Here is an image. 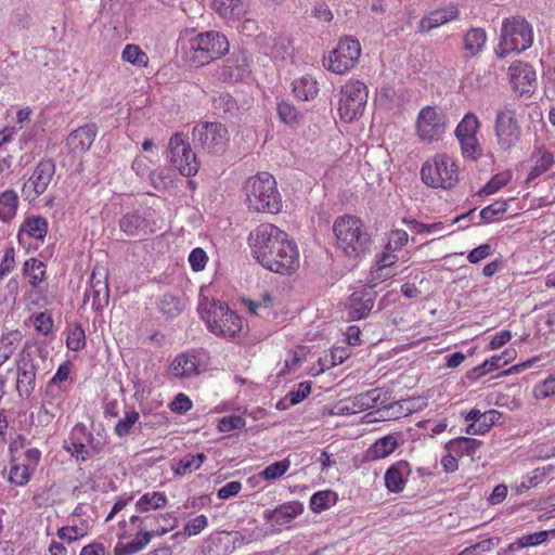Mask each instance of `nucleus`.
<instances>
[{
    "label": "nucleus",
    "instance_id": "obj_62",
    "mask_svg": "<svg viewBox=\"0 0 555 555\" xmlns=\"http://www.w3.org/2000/svg\"><path fill=\"white\" fill-rule=\"evenodd\" d=\"M331 491H318L310 498L309 506L314 513H321L330 507Z\"/></svg>",
    "mask_w": 555,
    "mask_h": 555
},
{
    "label": "nucleus",
    "instance_id": "obj_48",
    "mask_svg": "<svg viewBox=\"0 0 555 555\" xmlns=\"http://www.w3.org/2000/svg\"><path fill=\"white\" fill-rule=\"evenodd\" d=\"M291 464V460L285 457L282 461L268 465L258 474V477L266 481H275L287 473Z\"/></svg>",
    "mask_w": 555,
    "mask_h": 555
},
{
    "label": "nucleus",
    "instance_id": "obj_38",
    "mask_svg": "<svg viewBox=\"0 0 555 555\" xmlns=\"http://www.w3.org/2000/svg\"><path fill=\"white\" fill-rule=\"evenodd\" d=\"M18 195L14 190H5L0 193V221L10 222L17 214Z\"/></svg>",
    "mask_w": 555,
    "mask_h": 555
},
{
    "label": "nucleus",
    "instance_id": "obj_33",
    "mask_svg": "<svg viewBox=\"0 0 555 555\" xmlns=\"http://www.w3.org/2000/svg\"><path fill=\"white\" fill-rule=\"evenodd\" d=\"M68 389L49 382L46 387L42 409L48 414H54V411L60 410L65 401Z\"/></svg>",
    "mask_w": 555,
    "mask_h": 555
},
{
    "label": "nucleus",
    "instance_id": "obj_60",
    "mask_svg": "<svg viewBox=\"0 0 555 555\" xmlns=\"http://www.w3.org/2000/svg\"><path fill=\"white\" fill-rule=\"evenodd\" d=\"M547 539V531H538L534 533L525 534L517 539L514 548H525L529 546H537L542 544Z\"/></svg>",
    "mask_w": 555,
    "mask_h": 555
},
{
    "label": "nucleus",
    "instance_id": "obj_26",
    "mask_svg": "<svg viewBox=\"0 0 555 555\" xmlns=\"http://www.w3.org/2000/svg\"><path fill=\"white\" fill-rule=\"evenodd\" d=\"M411 465L406 461H398L385 473V486L392 493L403 491L411 475Z\"/></svg>",
    "mask_w": 555,
    "mask_h": 555
},
{
    "label": "nucleus",
    "instance_id": "obj_44",
    "mask_svg": "<svg viewBox=\"0 0 555 555\" xmlns=\"http://www.w3.org/2000/svg\"><path fill=\"white\" fill-rule=\"evenodd\" d=\"M22 340V334L18 331H11L0 337V360L5 362L15 352Z\"/></svg>",
    "mask_w": 555,
    "mask_h": 555
},
{
    "label": "nucleus",
    "instance_id": "obj_34",
    "mask_svg": "<svg viewBox=\"0 0 555 555\" xmlns=\"http://www.w3.org/2000/svg\"><path fill=\"white\" fill-rule=\"evenodd\" d=\"M80 433H82V424L79 423L73 427L68 440L64 442V449L77 461L86 462L90 457Z\"/></svg>",
    "mask_w": 555,
    "mask_h": 555
},
{
    "label": "nucleus",
    "instance_id": "obj_64",
    "mask_svg": "<svg viewBox=\"0 0 555 555\" xmlns=\"http://www.w3.org/2000/svg\"><path fill=\"white\" fill-rule=\"evenodd\" d=\"M393 271L387 268H382V266L374 262L371 268L369 282L371 283V287H375L377 283L389 280L393 276Z\"/></svg>",
    "mask_w": 555,
    "mask_h": 555
},
{
    "label": "nucleus",
    "instance_id": "obj_46",
    "mask_svg": "<svg viewBox=\"0 0 555 555\" xmlns=\"http://www.w3.org/2000/svg\"><path fill=\"white\" fill-rule=\"evenodd\" d=\"M121 60L138 67H145L149 64L147 54L137 44H126L121 52Z\"/></svg>",
    "mask_w": 555,
    "mask_h": 555
},
{
    "label": "nucleus",
    "instance_id": "obj_31",
    "mask_svg": "<svg viewBox=\"0 0 555 555\" xmlns=\"http://www.w3.org/2000/svg\"><path fill=\"white\" fill-rule=\"evenodd\" d=\"M481 446L482 441L478 439L469 437H457L448 441L446 443V449L459 457H474Z\"/></svg>",
    "mask_w": 555,
    "mask_h": 555
},
{
    "label": "nucleus",
    "instance_id": "obj_52",
    "mask_svg": "<svg viewBox=\"0 0 555 555\" xmlns=\"http://www.w3.org/2000/svg\"><path fill=\"white\" fill-rule=\"evenodd\" d=\"M278 115L284 124L291 127L297 126L301 119V114L297 108L286 101H282L278 104Z\"/></svg>",
    "mask_w": 555,
    "mask_h": 555
},
{
    "label": "nucleus",
    "instance_id": "obj_36",
    "mask_svg": "<svg viewBox=\"0 0 555 555\" xmlns=\"http://www.w3.org/2000/svg\"><path fill=\"white\" fill-rule=\"evenodd\" d=\"M292 87L295 98L300 101H311L319 93L318 81L310 75L295 79Z\"/></svg>",
    "mask_w": 555,
    "mask_h": 555
},
{
    "label": "nucleus",
    "instance_id": "obj_41",
    "mask_svg": "<svg viewBox=\"0 0 555 555\" xmlns=\"http://www.w3.org/2000/svg\"><path fill=\"white\" fill-rule=\"evenodd\" d=\"M167 496L164 492L154 491L144 493L135 503V509L139 513H145L153 509L163 508L167 504Z\"/></svg>",
    "mask_w": 555,
    "mask_h": 555
},
{
    "label": "nucleus",
    "instance_id": "obj_51",
    "mask_svg": "<svg viewBox=\"0 0 555 555\" xmlns=\"http://www.w3.org/2000/svg\"><path fill=\"white\" fill-rule=\"evenodd\" d=\"M554 468L555 467L553 465L534 468L522 478L521 487L526 490L537 487L550 476Z\"/></svg>",
    "mask_w": 555,
    "mask_h": 555
},
{
    "label": "nucleus",
    "instance_id": "obj_35",
    "mask_svg": "<svg viewBox=\"0 0 555 555\" xmlns=\"http://www.w3.org/2000/svg\"><path fill=\"white\" fill-rule=\"evenodd\" d=\"M459 10L455 7L434 11L421 21L420 28L422 31H428L455 20Z\"/></svg>",
    "mask_w": 555,
    "mask_h": 555
},
{
    "label": "nucleus",
    "instance_id": "obj_27",
    "mask_svg": "<svg viewBox=\"0 0 555 555\" xmlns=\"http://www.w3.org/2000/svg\"><path fill=\"white\" fill-rule=\"evenodd\" d=\"M380 397L378 389H371L356 395L354 397L348 399L346 401L345 406L343 408V412L354 414L359 412H363L376 406V403Z\"/></svg>",
    "mask_w": 555,
    "mask_h": 555
},
{
    "label": "nucleus",
    "instance_id": "obj_57",
    "mask_svg": "<svg viewBox=\"0 0 555 555\" xmlns=\"http://www.w3.org/2000/svg\"><path fill=\"white\" fill-rule=\"evenodd\" d=\"M512 176L509 172H501L495 175L480 191L479 194L483 196H489L502 188H504L511 180Z\"/></svg>",
    "mask_w": 555,
    "mask_h": 555
},
{
    "label": "nucleus",
    "instance_id": "obj_9",
    "mask_svg": "<svg viewBox=\"0 0 555 555\" xmlns=\"http://www.w3.org/2000/svg\"><path fill=\"white\" fill-rule=\"evenodd\" d=\"M369 90L364 82L349 79L341 86L338 101V113L346 122L359 118L365 108Z\"/></svg>",
    "mask_w": 555,
    "mask_h": 555
},
{
    "label": "nucleus",
    "instance_id": "obj_6",
    "mask_svg": "<svg viewBox=\"0 0 555 555\" xmlns=\"http://www.w3.org/2000/svg\"><path fill=\"white\" fill-rule=\"evenodd\" d=\"M420 173L422 182L433 189L450 190L459 182V165L446 153L428 158Z\"/></svg>",
    "mask_w": 555,
    "mask_h": 555
},
{
    "label": "nucleus",
    "instance_id": "obj_29",
    "mask_svg": "<svg viewBox=\"0 0 555 555\" xmlns=\"http://www.w3.org/2000/svg\"><path fill=\"white\" fill-rule=\"evenodd\" d=\"M95 137V126L93 124L86 125L73 131L67 138V143L73 151L85 152L90 149Z\"/></svg>",
    "mask_w": 555,
    "mask_h": 555
},
{
    "label": "nucleus",
    "instance_id": "obj_42",
    "mask_svg": "<svg viewBox=\"0 0 555 555\" xmlns=\"http://www.w3.org/2000/svg\"><path fill=\"white\" fill-rule=\"evenodd\" d=\"M23 274L33 287H37L46 279V264L37 258L27 259L23 264Z\"/></svg>",
    "mask_w": 555,
    "mask_h": 555
},
{
    "label": "nucleus",
    "instance_id": "obj_11",
    "mask_svg": "<svg viewBox=\"0 0 555 555\" xmlns=\"http://www.w3.org/2000/svg\"><path fill=\"white\" fill-rule=\"evenodd\" d=\"M448 128L447 116L435 106L423 107L415 121V131L422 143L429 144L442 139Z\"/></svg>",
    "mask_w": 555,
    "mask_h": 555
},
{
    "label": "nucleus",
    "instance_id": "obj_7",
    "mask_svg": "<svg viewBox=\"0 0 555 555\" xmlns=\"http://www.w3.org/2000/svg\"><path fill=\"white\" fill-rule=\"evenodd\" d=\"M533 33L530 24L521 17L505 18L502 22L501 41L495 51L499 57L511 52L520 53L531 47Z\"/></svg>",
    "mask_w": 555,
    "mask_h": 555
},
{
    "label": "nucleus",
    "instance_id": "obj_16",
    "mask_svg": "<svg viewBox=\"0 0 555 555\" xmlns=\"http://www.w3.org/2000/svg\"><path fill=\"white\" fill-rule=\"evenodd\" d=\"M253 541V534L249 530L243 531H221L211 534L207 551L209 555H230L236 548L242 547Z\"/></svg>",
    "mask_w": 555,
    "mask_h": 555
},
{
    "label": "nucleus",
    "instance_id": "obj_25",
    "mask_svg": "<svg viewBox=\"0 0 555 555\" xmlns=\"http://www.w3.org/2000/svg\"><path fill=\"white\" fill-rule=\"evenodd\" d=\"M166 534V529L140 530L134 538L127 543L118 542L114 547L115 555H132L142 551L154 537Z\"/></svg>",
    "mask_w": 555,
    "mask_h": 555
},
{
    "label": "nucleus",
    "instance_id": "obj_30",
    "mask_svg": "<svg viewBox=\"0 0 555 555\" xmlns=\"http://www.w3.org/2000/svg\"><path fill=\"white\" fill-rule=\"evenodd\" d=\"M170 371L178 378L196 375L198 372V359L189 353L179 354L171 362Z\"/></svg>",
    "mask_w": 555,
    "mask_h": 555
},
{
    "label": "nucleus",
    "instance_id": "obj_13",
    "mask_svg": "<svg viewBox=\"0 0 555 555\" xmlns=\"http://www.w3.org/2000/svg\"><path fill=\"white\" fill-rule=\"evenodd\" d=\"M361 46L357 39H340L337 47L324 60V66L337 75L350 70L359 61Z\"/></svg>",
    "mask_w": 555,
    "mask_h": 555
},
{
    "label": "nucleus",
    "instance_id": "obj_43",
    "mask_svg": "<svg viewBox=\"0 0 555 555\" xmlns=\"http://www.w3.org/2000/svg\"><path fill=\"white\" fill-rule=\"evenodd\" d=\"M293 54L291 40L282 35H276L270 39L269 55L275 60H287Z\"/></svg>",
    "mask_w": 555,
    "mask_h": 555
},
{
    "label": "nucleus",
    "instance_id": "obj_12",
    "mask_svg": "<svg viewBox=\"0 0 555 555\" xmlns=\"http://www.w3.org/2000/svg\"><path fill=\"white\" fill-rule=\"evenodd\" d=\"M168 158L171 165L184 177L194 176L199 169L196 155L182 133H176L170 138Z\"/></svg>",
    "mask_w": 555,
    "mask_h": 555
},
{
    "label": "nucleus",
    "instance_id": "obj_5",
    "mask_svg": "<svg viewBox=\"0 0 555 555\" xmlns=\"http://www.w3.org/2000/svg\"><path fill=\"white\" fill-rule=\"evenodd\" d=\"M230 49L227 36L218 30L195 34L188 40L186 59L195 67H202L224 56Z\"/></svg>",
    "mask_w": 555,
    "mask_h": 555
},
{
    "label": "nucleus",
    "instance_id": "obj_4",
    "mask_svg": "<svg viewBox=\"0 0 555 555\" xmlns=\"http://www.w3.org/2000/svg\"><path fill=\"white\" fill-rule=\"evenodd\" d=\"M244 191L248 207L255 211L276 214L282 208L276 181L269 172L249 177L245 181Z\"/></svg>",
    "mask_w": 555,
    "mask_h": 555
},
{
    "label": "nucleus",
    "instance_id": "obj_20",
    "mask_svg": "<svg viewBox=\"0 0 555 555\" xmlns=\"http://www.w3.org/2000/svg\"><path fill=\"white\" fill-rule=\"evenodd\" d=\"M251 73L250 62L244 51L233 52L228 57L219 73V78L223 81H242L249 77Z\"/></svg>",
    "mask_w": 555,
    "mask_h": 555
},
{
    "label": "nucleus",
    "instance_id": "obj_40",
    "mask_svg": "<svg viewBox=\"0 0 555 555\" xmlns=\"http://www.w3.org/2000/svg\"><path fill=\"white\" fill-rule=\"evenodd\" d=\"M311 392V385L309 382H301L295 385L286 396L278 403L280 410H285L292 405L298 404L304 401Z\"/></svg>",
    "mask_w": 555,
    "mask_h": 555
},
{
    "label": "nucleus",
    "instance_id": "obj_63",
    "mask_svg": "<svg viewBox=\"0 0 555 555\" xmlns=\"http://www.w3.org/2000/svg\"><path fill=\"white\" fill-rule=\"evenodd\" d=\"M246 426L245 420L240 415H229L219 420L217 428L220 433H229L242 429Z\"/></svg>",
    "mask_w": 555,
    "mask_h": 555
},
{
    "label": "nucleus",
    "instance_id": "obj_58",
    "mask_svg": "<svg viewBox=\"0 0 555 555\" xmlns=\"http://www.w3.org/2000/svg\"><path fill=\"white\" fill-rule=\"evenodd\" d=\"M83 442L87 444L89 457L100 454L105 446L101 438H96L92 433L88 431L86 425L82 424V433H80Z\"/></svg>",
    "mask_w": 555,
    "mask_h": 555
},
{
    "label": "nucleus",
    "instance_id": "obj_10",
    "mask_svg": "<svg viewBox=\"0 0 555 555\" xmlns=\"http://www.w3.org/2000/svg\"><path fill=\"white\" fill-rule=\"evenodd\" d=\"M193 141L205 152L219 155L227 150L230 134L223 124L204 121L194 127Z\"/></svg>",
    "mask_w": 555,
    "mask_h": 555
},
{
    "label": "nucleus",
    "instance_id": "obj_3",
    "mask_svg": "<svg viewBox=\"0 0 555 555\" xmlns=\"http://www.w3.org/2000/svg\"><path fill=\"white\" fill-rule=\"evenodd\" d=\"M197 309L209 332L216 336L235 338L243 328L241 317L220 300L203 297Z\"/></svg>",
    "mask_w": 555,
    "mask_h": 555
},
{
    "label": "nucleus",
    "instance_id": "obj_17",
    "mask_svg": "<svg viewBox=\"0 0 555 555\" xmlns=\"http://www.w3.org/2000/svg\"><path fill=\"white\" fill-rule=\"evenodd\" d=\"M304 504L298 501H289L273 509L263 512V519L270 524L274 531L291 528V524L304 513Z\"/></svg>",
    "mask_w": 555,
    "mask_h": 555
},
{
    "label": "nucleus",
    "instance_id": "obj_14",
    "mask_svg": "<svg viewBox=\"0 0 555 555\" xmlns=\"http://www.w3.org/2000/svg\"><path fill=\"white\" fill-rule=\"evenodd\" d=\"M40 459L41 451L37 448H28L23 454L12 455L8 480L18 487L27 485L37 469Z\"/></svg>",
    "mask_w": 555,
    "mask_h": 555
},
{
    "label": "nucleus",
    "instance_id": "obj_59",
    "mask_svg": "<svg viewBox=\"0 0 555 555\" xmlns=\"http://www.w3.org/2000/svg\"><path fill=\"white\" fill-rule=\"evenodd\" d=\"M88 529L82 524L80 526H65L57 530V537L67 542L79 540L87 535Z\"/></svg>",
    "mask_w": 555,
    "mask_h": 555
},
{
    "label": "nucleus",
    "instance_id": "obj_23",
    "mask_svg": "<svg viewBox=\"0 0 555 555\" xmlns=\"http://www.w3.org/2000/svg\"><path fill=\"white\" fill-rule=\"evenodd\" d=\"M215 12L228 23L241 21L249 12V0H211Z\"/></svg>",
    "mask_w": 555,
    "mask_h": 555
},
{
    "label": "nucleus",
    "instance_id": "obj_39",
    "mask_svg": "<svg viewBox=\"0 0 555 555\" xmlns=\"http://www.w3.org/2000/svg\"><path fill=\"white\" fill-rule=\"evenodd\" d=\"M86 297H92V306L101 308L108 304V286L106 282L96 280L93 271L90 278V289L86 291Z\"/></svg>",
    "mask_w": 555,
    "mask_h": 555
},
{
    "label": "nucleus",
    "instance_id": "obj_19",
    "mask_svg": "<svg viewBox=\"0 0 555 555\" xmlns=\"http://www.w3.org/2000/svg\"><path fill=\"white\" fill-rule=\"evenodd\" d=\"M509 80L513 89L521 95L531 94L537 88V74L528 63L517 61L508 68Z\"/></svg>",
    "mask_w": 555,
    "mask_h": 555
},
{
    "label": "nucleus",
    "instance_id": "obj_2",
    "mask_svg": "<svg viewBox=\"0 0 555 555\" xmlns=\"http://www.w3.org/2000/svg\"><path fill=\"white\" fill-rule=\"evenodd\" d=\"M337 248L350 259H359L371 250L372 237L363 221L351 215L338 217L333 224Z\"/></svg>",
    "mask_w": 555,
    "mask_h": 555
},
{
    "label": "nucleus",
    "instance_id": "obj_21",
    "mask_svg": "<svg viewBox=\"0 0 555 555\" xmlns=\"http://www.w3.org/2000/svg\"><path fill=\"white\" fill-rule=\"evenodd\" d=\"M376 293L372 287L353 292L347 302L346 311L350 320H362L374 307Z\"/></svg>",
    "mask_w": 555,
    "mask_h": 555
},
{
    "label": "nucleus",
    "instance_id": "obj_54",
    "mask_svg": "<svg viewBox=\"0 0 555 555\" xmlns=\"http://www.w3.org/2000/svg\"><path fill=\"white\" fill-rule=\"evenodd\" d=\"M158 307L159 310L169 318L179 315L183 309L181 300L171 294L163 295Z\"/></svg>",
    "mask_w": 555,
    "mask_h": 555
},
{
    "label": "nucleus",
    "instance_id": "obj_15",
    "mask_svg": "<svg viewBox=\"0 0 555 555\" xmlns=\"http://www.w3.org/2000/svg\"><path fill=\"white\" fill-rule=\"evenodd\" d=\"M54 173L55 165L52 160H40L35 167L29 179L23 184L22 193L24 198L28 202L36 201L47 191Z\"/></svg>",
    "mask_w": 555,
    "mask_h": 555
},
{
    "label": "nucleus",
    "instance_id": "obj_53",
    "mask_svg": "<svg viewBox=\"0 0 555 555\" xmlns=\"http://www.w3.org/2000/svg\"><path fill=\"white\" fill-rule=\"evenodd\" d=\"M66 346L73 351H78L85 348L86 335L83 328L80 325L74 324L67 328Z\"/></svg>",
    "mask_w": 555,
    "mask_h": 555
},
{
    "label": "nucleus",
    "instance_id": "obj_22",
    "mask_svg": "<svg viewBox=\"0 0 555 555\" xmlns=\"http://www.w3.org/2000/svg\"><path fill=\"white\" fill-rule=\"evenodd\" d=\"M151 212H129L119 220V229L128 236H144L156 231V223L150 220Z\"/></svg>",
    "mask_w": 555,
    "mask_h": 555
},
{
    "label": "nucleus",
    "instance_id": "obj_37",
    "mask_svg": "<svg viewBox=\"0 0 555 555\" xmlns=\"http://www.w3.org/2000/svg\"><path fill=\"white\" fill-rule=\"evenodd\" d=\"M487 41L486 31L482 28L469 29L463 39V48L467 56L473 57L479 54Z\"/></svg>",
    "mask_w": 555,
    "mask_h": 555
},
{
    "label": "nucleus",
    "instance_id": "obj_24",
    "mask_svg": "<svg viewBox=\"0 0 555 555\" xmlns=\"http://www.w3.org/2000/svg\"><path fill=\"white\" fill-rule=\"evenodd\" d=\"M48 233V220L42 216H28L20 225L17 241L25 245L29 238L43 242Z\"/></svg>",
    "mask_w": 555,
    "mask_h": 555
},
{
    "label": "nucleus",
    "instance_id": "obj_61",
    "mask_svg": "<svg viewBox=\"0 0 555 555\" xmlns=\"http://www.w3.org/2000/svg\"><path fill=\"white\" fill-rule=\"evenodd\" d=\"M409 241V234L406 231L401 229H396L390 231L388 235V242L386 244L387 250L398 251L400 250L404 245H406Z\"/></svg>",
    "mask_w": 555,
    "mask_h": 555
},
{
    "label": "nucleus",
    "instance_id": "obj_49",
    "mask_svg": "<svg viewBox=\"0 0 555 555\" xmlns=\"http://www.w3.org/2000/svg\"><path fill=\"white\" fill-rule=\"evenodd\" d=\"M140 421V414L135 410H127L124 416L114 426V433L117 437L128 436L135 424Z\"/></svg>",
    "mask_w": 555,
    "mask_h": 555
},
{
    "label": "nucleus",
    "instance_id": "obj_8",
    "mask_svg": "<svg viewBox=\"0 0 555 555\" xmlns=\"http://www.w3.org/2000/svg\"><path fill=\"white\" fill-rule=\"evenodd\" d=\"M522 113V107L517 104H506L496 111L494 132L502 150H511L520 140Z\"/></svg>",
    "mask_w": 555,
    "mask_h": 555
},
{
    "label": "nucleus",
    "instance_id": "obj_1",
    "mask_svg": "<svg viewBox=\"0 0 555 555\" xmlns=\"http://www.w3.org/2000/svg\"><path fill=\"white\" fill-rule=\"evenodd\" d=\"M248 241L255 258L267 270L286 275L299 268L297 244L274 224H260L250 232Z\"/></svg>",
    "mask_w": 555,
    "mask_h": 555
},
{
    "label": "nucleus",
    "instance_id": "obj_32",
    "mask_svg": "<svg viewBox=\"0 0 555 555\" xmlns=\"http://www.w3.org/2000/svg\"><path fill=\"white\" fill-rule=\"evenodd\" d=\"M399 447L398 439L393 435H387L376 440L366 451V459L378 461L392 454Z\"/></svg>",
    "mask_w": 555,
    "mask_h": 555
},
{
    "label": "nucleus",
    "instance_id": "obj_18",
    "mask_svg": "<svg viewBox=\"0 0 555 555\" xmlns=\"http://www.w3.org/2000/svg\"><path fill=\"white\" fill-rule=\"evenodd\" d=\"M37 367L29 353H23L16 361V390L21 398L28 399L36 387Z\"/></svg>",
    "mask_w": 555,
    "mask_h": 555
},
{
    "label": "nucleus",
    "instance_id": "obj_56",
    "mask_svg": "<svg viewBox=\"0 0 555 555\" xmlns=\"http://www.w3.org/2000/svg\"><path fill=\"white\" fill-rule=\"evenodd\" d=\"M507 207L508 204L506 201H495L480 210L479 218L481 222L490 223L494 220L495 216L504 214Z\"/></svg>",
    "mask_w": 555,
    "mask_h": 555
},
{
    "label": "nucleus",
    "instance_id": "obj_28",
    "mask_svg": "<svg viewBox=\"0 0 555 555\" xmlns=\"http://www.w3.org/2000/svg\"><path fill=\"white\" fill-rule=\"evenodd\" d=\"M207 461L205 453H186L175 460L172 472L175 476L184 477L196 470Z\"/></svg>",
    "mask_w": 555,
    "mask_h": 555
},
{
    "label": "nucleus",
    "instance_id": "obj_45",
    "mask_svg": "<svg viewBox=\"0 0 555 555\" xmlns=\"http://www.w3.org/2000/svg\"><path fill=\"white\" fill-rule=\"evenodd\" d=\"M553 155L545 150H539L535 155L534 165L528 173L527 181L530 182L535 180L542 173L546 172L553 166Z\"/></svg>",
    "mask_w": 555,
    "mask_h": 555
},
{
    "label": "nucleus",
    "instance_id": "obj_55",
    "mask_svg": "<svg viewBox=\"0 0 555 555\" xmlns=\"http://www.w3.org/2000/svg\"><path fill=\"white\" fill-rule=\"evenodd\" d=\"M532 395L537 400H545L555 396V373L537 383L533 386Z\"/></svg>",
    "mask_w": 555,
    "mask_h": 555
},
{
    "label": "nucleus",
    "instance_id": "obj_50",
    "mask_svg": "<svg viewBox=\"0 0 555 555\" xmlns=\"http://www.w3.org/2000/svg\"><path fill=\"white\" fill-rule=\"evenodd\" d=\"M462 156L466 159L476 160L482 155V147L477 135L457 139Z\"/></svg>",
    "mask_w": 555,
    "mask_h": 555
},
{
    "label": "nucleus",
    "instance_id": "obj_47",
    "mask_svg": "<svg viewBox=\"0 0 555 555\" xmlns=\"http://www.w3.org/2000/svg\"><path fill=\"white\" fill-rule=\"evenodd\" d=\"M479 128L478 117L473 113H467L456 126L454 133L456 139L467 138L477 135Z\"/></svg>",
    "mask_w": 555,
    "mask_h": 555
}]
</instances>
